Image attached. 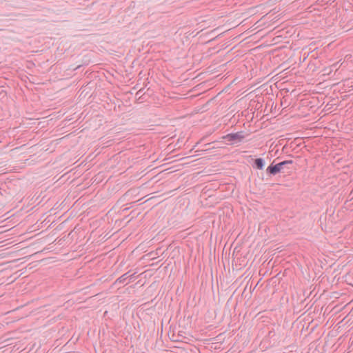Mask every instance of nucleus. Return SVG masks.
I'll return each mask as SVG.
<instances>
[{"mask_svg":"<svg viewBox=\"0 0 353 353\" xmlns=\"http://www.w3.org/2000/svg\"><path fill=\"white\" fill-rule=\"evenodd\" d=\"M292 161H283L281 163H279L275 165H273V166H269L268 168V171L272 174H275L278 172H279L281 171V170L282 169V166L284 165V164H286V163H291Z\"/></svg>","mask_w":353,"mask_h":353,"instance_id":"nucleus-1","label":"nucleus"},{"mask_svg":"<svg viewBox=\"0 0 353 353\" xmlns=\"http://www.w3.org/2000/svg\"><path fill=\"white\" fill-rule=\"evenodd\" d=\"M255 164L258 169H262L264 166L263 161L261 159H256L255 160Z\"/></svg>","mask_w":353,"mask_h":353,"instance_id":"nucleus-2","label":"nucleus"},{"mask_svg":"<svg viewBox=\"0 0 353 353\" xmlns=\"http://www.w3.org/2000/svg\"><path fill=\"white\" fill-rule=\"evenodd\" d=\"M237 137V134H228L225 137V138L228 139V141H231L236 139Z\"/></svg>","mask_w":353,"mask_h":353,"instance_id":"nucleus-3","label":"nucleus"}]
</instances>
